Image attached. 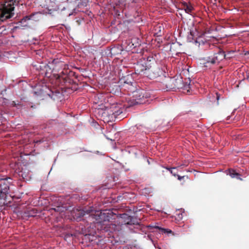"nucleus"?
<instances>
[{
  "label": "nucleus",
  "instance_id": "obj_21",
  "mask_svg": "<svg viewBox=\"0 0 249 249\" xmlns=\"http://www.w3.org/2000/svg\"><path fill=\"white\" fill-rule=\"evenodd\" d=\"M11 105L13 107H21V105L19 103H17L15 101H13L11 103Z\"/></svg>",
  "mask_w": 249,
  "mask_h": 249
},
{
  "label": "nucleus",
  "instance_id": "obj_9",
  "mask_svg": "<svg viewBox=\"0 0 249 249\" xmlns=\"http://www.w3.org/2000/svg\"><path fill=\"white\" fill-rule=\"evenodd\" d=\"M122 110L116 106L112 107L110 109L107 110L110 119L114 120L117 117L122 113Z\"/></svg>",
  "mask_w": 249,
  "mask_h": 249
},
{
  "label": "nucleus",
  "instance_id": "obj_2",
  "mask_svg": "<svg viewBox=\"0 0 249 249\" xmlns=\"http://www.w3.org/2000/svg\"><path fill=\"white\" fill-rule=\"evenodd\" d=\"M160 83V88L162 89H172L181 88V81L174 79L165 75L162 77L161 81H159Z\"/></svg>",
  "mask_w": 249,
  "mask_h": 249
},
{
  "label": "nucleus",
  "instance_id": "obj_15",
  "mask_svg": "<svg viewBox=\"0 0 249 249\" xmlns=\"http://www.w3.org/2000/svg\"><path fill=\"white\" fill-rule=\"evenodd\" d=\"M167 169L170 172V173L175 177L178 176V179L179 180H180L182 178H183L184 177V176L181 177L178 174V169L177 168H167Z\"/></svg>",
  "mask_w": 249,
  "mask_h": 249
},
{
  "label": "nucleus",
  "instance_id": "obj_22",
  "mask_svg": "<svg viewBox=\"0 0 249 249\" xmlns=\"http://www.w3.org/2000/svg\"><path fill=\"white\" fill-rule=\"evenodd\" d=\"M53 62H55V64H58L59 66L62 67L64 65H65L63 62L60 61L58 60H53Z\"/></svg>",
  "mask_w": 249,
  "mask_h": 249
},
{
  "label": "nucleus",
  "instance_id": "obj_20",
  "mask_svg": "<svg viewBox=\"0 0 249 249\" xmlns=\"http://www.w3.org/2000/svg\"><path fill=\"white\" fill-rule=\"evenodd\" d=\"M37 213V211L35 210H32L29 212V216H35Z\"/></svg>",
  "mask_w": 249,
  "mask_h": 249
},
{
  "label": "nucleus",
  "instance_id": "obj_14",
  "mask_svg": "<svg viewBox=\"0 0 249 249\" xmlns=\"http://www.w3.org/2000/svg\"><path fill=\"white\" fill-rule=\"evenodd\" d=\"M156 64V60L155 58L153 56H149L147 57L146 62L145 63L146 67L148 69H150L152 68V65Z\"/></svg>",
  "mask_w": 249,
  "mask_h": 249
},
{
  "label": "nucleus",
  "instance_id": "obj_6",
  "mask_svg": "<svg viewBox=\"0 0 249 249\" xmlns=\"http://www.w3.org/2000/svg\"><path fill=\"white\" fill-rule=\"evenodd\" d=\"M112 212L109 210H104L101 212H97L95 215V218L97 223L100 224L105 225L104 223L108 222L111 218Z\"/></svg>",
  "mask_w": 249,
  "mask_h": 249
},
{
  "label": "nucleus",
  "instance_id": "obj_8",
  "mask_svg": "<svg viewBox=\"0 0 249 249\" xmlns=\"http://www.w3.org/2000/svg\"><path fill=\"white\" fill-rule=\"evenodd\" d=\"M198 32L196 30V28L190 30V34L188 36V42L190 44H195L197 46H199V43L198 42Z\"/></svg>",
  "mask_w": 249,
  "mask_h": 249
},
{
  "label": "nucleus",
  "instance_id": "obj_18",
  "mask_svg": "<svg viewBox=\"0 0 249 249\" xmlns=\"http://www.w3.org/2000/svg\"><path fill=\"white\" fill-rule=\"evenodd\" d=\"M155 228L159 230L161 233H166L169 234L170 233H172L173 232L170 229L162 228L158 226H155Z\"/></svg>",
  "mask_w": 249,
  "mask_h": 249
},
{
  "label": "nucleus",
  "instance_id": "obj_16",
  "mask_svg": "<svg viewBox=\"0 0 249 249\" xmlns=\"http://www.w3.org/2000/svg\"><path fill=\"white\" fill-rule=\"evenodd\" d=\"M136 71H137V72L140 73V72L143 71H146V74L148 73V69L147 67L145 66H144L142 64H137V68H136Z\"/></svg>",
  "mask_w": 249,
  "mask_h": 249
},
{
  "label": "nucleus",
  "instance_id": "obj_13",
  "mask_svg": "<svg viewBox=\"0 0 249 249\" xmlns=\"http://www.w3.org/2000/svg\"><path fill=\"white\" fill-rule=\"evenodd\" d=\"M187 9H188V14H189L192 18V19L191 18H189V20L191 22L190 24L193 25H194V15H195V13H194L193 12V11L194 10V7L189 2H188Z\"/></svg>",
  "mask_w": 249,
  "mask_h": 249
},
{
  "label": "nucleus",
  "instance_id": "obj_19",
  "mask_svg": "<svg viewBox=\"0 0 249 249\" xmlns=\"http://www.w3.org/2000/svg\"><path fill=\"white\" fill-rule=\"evenodd\" d=\"M189 81V84H188V95L190 94V90H192V89L193 88V85L191 84V80H190V78H188V81Z\"/></svg>",
  "mask_w": 249,
  "mask_h": 249
},
{
  "label": "nucleus",
  "instance_id": "obj_4",
  "mask_svg": "<svg viewBox=\"0 0 249 249\" xmlns=\"http://www.w3.org/2000/svg\"><path fill=\"white\" fill-rule=\"evenodd\" d=\"M131 99L132 105L142 104L145 102V98L147 97L146 92L142 89H138L132 92Z\"/></svg>",
  "mask_w": 249,
  "mask_h": 249
},
{
  "label": "nucleus",
  "instance_id": "obj_25",
  "mask_svg": "<svg viewBox=\"0 0 249 249\" xmlns=\"http://www.w3.org/2000/svg\"><path fill=\"white\" fill-rule=\"evenodd\" d=\"M21 176H22V177L23 178H24L26 177V176H25V177H24V176H23V174H22V173L21 174Z\"/></svg>",
  "mask_w": 249,
  "mask_h": 249
},
{
  "label": "nucleus",
  "instance_id": "obj_3",
  "mask_svg": "<svg viewBox=\"0 0 249 249\" xmlns=\"http://www.w3.org/2000/svg\"><path fill=\"white\" fill-rule=\"evenodd\" d=\"M75 74L74 72L70 70H63L57 74L56 79L62 85L71 84L73 82V77L75 76Z\"/></svg>",
  "mask_w": 249,
  "mask_h": 249
},
{
  "label": "nucleus",
  "instance_id": "obj_27",
  "mask_svg": "<svg viewBox=\"0 0 249 249\" xmlns=\"http://www.w3.org/2000/svg\"><path fill=\"white\" fill-rule=\"evenodd\" d=\"M184 10H185V12L186 13V12H187V8H185V9H184Z\"/></svg>",
  "mask_w": 249,
  "mask_h": 249
},
{
  "label": "nucleus",
  "instance_id": "obj_12",
  "mask_svg": "<svg viewBox=\"0 0 249 249\" xmlns=\"http://www.w3.org/2000/svg\"><path fill=\"white\" fill-rule=\"evenodd\" d=\"M123 51V48L121 46H116L112 47L110 49V53L111 55H116L121 54Z\"/></svg>",
  "mask_w": 249,
  "mask_h": 249
},
{
  "label": "nucleus",
  "instance_id": "obj_5",
  "mask_svg": "<svg viewBox=\"0 0 249 249\" xmlns=\"http://www.w3.org/2000/svg\"><path fill=\"white\" fill-rule=\"evenodd\" d=\"M212 47H213L212 49L213 48H215L214 51H215V53L213 54V56L212 58H209V60H207L208 62H210L212 64L219 63L226 57V55L225 54V52L221 49L216 47L214 45H212Z\"/></svg>",
  "mask_w": 249,
  "mask_h": 249
},
{
  "label": "nucleus",
  "instance_id": "obj_10",
  "mask_svg": "<svg viewBox=\"0 0 249 249\" xmlns=\"http://www.w3.org/2000/svg\"><path fill=\"white\" fill-rule=\"evenodd\" d=\"M121 217L124 219V225H135L138 224V222L135 221L134 218L126 213L122 214Z\"/></svg>",
  "mask_w": 249,
  "mask_h": 249
},
{
  "label": "nucleus",
  "instance_id": "obj_26",
  "mask_svg": "<svg viewBox=\"0 0 249 249\" xmlns=\"http://www.w3.org/2000/svg\"><path fill=\"white\" fill-rule=\"evenodd\" d=\"M247 79L249 81V75L247 76Z\"/></svg>",
  "mask_w": 249,
  "mask_h": 249
},
{
  "label": "nucleus",
  "instance_id": "obj_17",
  "mask_svg": "<svg viewBox=\"0 0 249 249\" xmlns=\"http://www.w3.org/2000/svg\"><path fill=\"white\" fill-rule=\"evenodd\" d=\"M229 175L232 178H236L240 180H242V178H240V175L233 169L229 170Z\"/></svg>",
  "mask_w": 249,
  "mask_h": 249
},
{
  "label": "nucleus",
  "instance_id": "obj_24",
  "mask_svg": "<svg viewBox=\"0 0 249 249\" xmlns=\"http://www.w3.org/2000/svg\"><path fill=\"white\" fill-rule=\"evenodd\" d=\"M219 97H220V96L218 94L216 93V99L217 100V101H218V100L219 99Z\"/></svg>",
  "mask_w": 249,
  "mask_h": 249
},
{
  "label": "nucleus",
  "instance_id": "obj_11",
  "mask_svg": "<svg viewBox=\"0 0 249 249\" xmlns=\"http://www.w3.org/2000/svg\"><path fill=\"white\" fill-rule=\"evenodd\" d=\"M48 71H51L49 66L48 65H44L42 67L40 66V71L39 74L45 77H49L51 73L49 72Z\"/></svg>",
  "mask_w": 249,
  "mask_h": 249
},
{
  "label": "nucleus",
  "instance_id": "obj_1",
  "mask_svg": "<svg viewBox=\"0 0 249 249\" xmlns=\"http://www.w3.org/2000/svg\"><path fill=\"white\" fill-rule=\"evenodd\" d=\"M18 1L19 0H13L7 4H1L0 6V21H3L13 16V11L15 8L13 5L17 4Z\"/></svg>",
  "mask_w": 249,
  "mask_h": 249
},
{
  "label": "nucleus",
  "instance_id": "obj_7",
  "mask_svg": "<svg viewBox=\"0 0 249 249\" xmlns=\"http://www.w3.org/2000/svg\"><path fill=\"white\" fill-rule=\"evenodd\" d=\"M147 74L151 79L160 78L159 81H160L162 80V77L165 75L166 72L160 67L156 66L148 69Z\"/></svg>",
  "mask_w": 249,
  "mask_h": 249
},
{
  "label": "nucleus",
  "instance_id": "obj_23",
  "mask_svg": "<svg viewBox=\"0 0 249 249\" xmlns=\"http://www.w3.org/2000/svg\"><path fill=\"white\" fill-rule=\"evenodd\" d=\"M60 208L59 207H57L56 208H54V210L55 211H59V209H60Z\"/></svg>",
  "mask_w": 249,
  "mask_h": 249
}]
</instances>
